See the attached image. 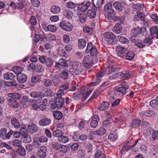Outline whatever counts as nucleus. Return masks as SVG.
<instances>
[{
	"label": "nucleus",
	"instance_id": "f257e3e1",
	"mask_svg": "<svg viewBox=\"0 0 158 158\" xmlns=\"http://www.w3.org/2000/svg\"><path fill=\"white\" fill-rule=\"evenodd\" d=\"M72 69H70V71L72 72L73 74L79 75L82 72L83 67L81 63L75 61L72 64Z\"/></svg>",
	"mask_w": 158,
	"mask_h": 158
},
{
	"label": "nucleus",
	"instance_id": "f03ea898",
	"mask_svg": "<svg viewBox=\"0 0 158 158\" xmlns=\"http://www.w3.org/2000/svg\"><path fill=\"white\" fill-rule=\"evenodd\" d=\"M85 52L86 53H90V55L92 56H96L98 53L96 47L93 45L92 43L90 42L88 44Z\"/></svg>",
	"mask_w": 158,
	"mask_h": 158
},
{
	"label": "nucleus",
	"instance_id": "7ed1b4c3",
	"mask_svg": "<svg viewBox=\"0 0 158 158\" xmlns=\"http://www.w3.org/2000/svg\"><path fill=\"white\" fill-rule=\"evenodd\" d=\"M90 5V2L88 1H84L83 2L78 4L77 9L81 12H85L88 10Z\"/></svg>",
	"mask_w": 158,
	"mask_h": 158
},
{
	"label": "nucleus",
	"instance_id": "20e7f679",
	"mask_svg": "<svg viewBox=\"0 0 158 158\" xmlns=\"http://www.w3.org/2000/svg\"><path fill=\"white\" fill-rule=\"evenodd\" d=\"M60 26L63 30L67 31H71L73 28L72 24L66 21H63L60 22Z\"/></svg>",
	"mask_w": 158,
	"mask_h": 158
},
{
	"label": "nucleus",
	"instance_id": "39448f33",
	"mask_svg": "<svg viewBox=\"0 0 158 158\" xmlns=\"http://www.w3.org/2000/svg\"><path fill=\"white\" fill-rule=\"evenodd\" d=\"M64 100L63 98H58L56 97L54 102V104L51 103L52 107L53 108H60L62 107L64 103Z\"/></svg>",
	"mask_w": 158,
	"mask_h": 158
},
{
	"label": "nucleus",
	"instance_id": "423d86ee",
	"mask_svg": "<svg viewBox=\"0 0 158 158\" xmlns=\"http://www.w3.org/2000/svg\"><path fill=\"white\" fill-rule=\"evenodd\" d=\"M122 86L116 89V92H117V94H118V95H124L126 94L127 90V89L129 87L128 86L124 84L123 83H121Z\"/></svg>",
	"mask_w": 158,
	"mask_h": 158
},
{
	"label": "nucleus",
	"instance_id": "0eeeda50",
	"mask_svg": "<svg viewBox=\"0 0 158 158\" xmlns=\"http://www.w3.org/2000/svg\"><path fill=\"white\" fill-rule=\"evenodd\" d=\"M112 4L110 3H107L106 4L104 7V10L105 13L107 16H111L113 13L114 12V10L112 9Z\"/></svg>",
	"mask_w": 158,
	"mask_h": 158
},
{
	"label": "nucleus",
	"instance_id": "6e6552de",
	"mask_svg": "<svg viewBox=\"0 0 158 158\" xmlns=\"http://www.w3.org/2000/svg\"><path fill=\"white\" fill-rule=\"evenodd\" d=\"M47 152V148L45 146H42L40 147V150L37 152V155L40 158H44L46 156Z\"/></svg>",
	"mask_w": 158,
	"mask_h": 158
},
{
	"label": "nucleus",
	"instance_id": "1a4fd4ad",
	"mask_svg": "<svg viewBox=\"0 0 158 158\" xmlns=\"http://www.w3.org/2000/svg\"><path fill=\"white\" fill-rule=\"evenodd\" d=\"M97 10V7L94 5L92 6L91 9L88 10L87 12V15L90 19H93L95 18Z\"/></svg>",
	"mask_w": 158,
	"mask_h": 158
},
{
	"label": "nucleus",
	"instance_id": "9d476101",
	"mask_svg": "<svg viewBox=\"0 0 158 158\" xmlns=\"http://www.w3.org/2000/svg\"><path fill=\"white\" fill-rule=\"evenodd\" d=\"M80 21L82 23H84L86 19L87 16L85 14L82 13L80 14L78 11H75L73 14V15L75 17H77L79 15Z\"/></svg>",
	"mask_w": 158,
	"mask_h": 158
},
{
	"label": "nucleus",
	"instance_id": "9b49d317",
	"mask_svg": "<svg viewBox=\"0 0 158 158\" xmlns=\"http://www.w3.org/2000/svg\"><path fill=\"white\" fill-rule=\"evenodd\" d=\"M106 130L105 128L103 127H100L96 131H92L90 132L91 135H102L106 133Z\"/></svg>",
	"mask_w": 158,
	"mask_h": 158
},
{
	"label": "nucleus",
	"instance_id": "f8f14e48",
	"mask_svg": "<svg viewBox=\"0 0 158 158\" xmlns=\"http://www.w3.org/2000/svg\"><path fill=\"white\" fill-rule=\"evenodd\" d=\"M92 63V58L89 56H87L85 57L83 61L84 66L86 67L90 66Z\"/></svg>",
	"mask_w": 158,
	"mask_h": 158
},
{
	"label": "nucleus",
	"instance_id": "ddd939ff",
	"mask_svg": "<svg viewBox=\"0 0 158 158\" xmlns=\"http://www.w3.org/2000/svg\"><path fill=\"white\" fill-rule=\"evenodd\" d=\"M0 137L3 139H8L10 137V132L7 133L6 130L4 128L0 130Z\"/></svg>",
	"mask_w": 158,
	"mask_h": 158
},
{
	"label": "nucleus",
	"instance_id": "4468645a",
	"mask_svg": "<svg viewBox=\"0 0 158 158\" xmlns=\"http://www.w3.org/2000/svg\"><path fill=\"white\" fill-rule=\"evenodd\" d=\"M99 120V116L97 115H95L92 117L90 123V126L92 128L96 127L98 125V122Z\"/></svg>",
	"mask_w": 158,
	"mask_h": 158
},
{
	"label": "nucleus",
	"instance_id": "2eb2a0df",
	"mask_svg": "<svg viewBox=\"0 0 158 158\" xmlns=\"http://www.w3.org/2000/svg\"><path fill=\"white\" fill-rule=\"evenodd\" d=\"M103 37L106 39L113 40L116 37L112 32L108 31L105 32L103 34Z\"/></svg>",
	"mask_w": 158,
	"mask_h": 158
},
{
	"label": "nucleus",
	"instance_id": "dca6fc26",
	"mask_svg": "<svg viewBox=\"0 0 158 158\" xmlns=\"http://www.w3.org/2000/svg\"><path fill=\"white\" fill-rule=\"evenodd\" d=\"M122 30V27L120 23L116 24L112 28V30L116 34L120 33Z\"/></svg>",
	"mask_w": 158,
	"mask_h": 158
},
{
	"label": "nucleus",
	"instance_id": "f3484780",
	"mask_svg": "<svg viewBox=\"0 0 158 158\" xmlns=\"http://www.w3.org/2000/svg\"><path fill=\"white\" fill-rule=\"evenodd\" d=\"M17 80L19 83H24L27 80V77L25 74L21 73L18 76Z\"/></svg>",
	"mask_w": 158,
	"mask_h": 158
},
{
	"label": "nucleus",
	"instance_id": "a211bd4d",
	"mask_svg": "<svg viewBox=\"0 0 158 158\" xmlns=\"http://www.w3.org/2000/svg\"><path fill=\"white\" fill-rule=\"evenodd\" d=\"M51 120L48 118H44L41 120L39 122L40 125L44 126L48 125L51 123Z\"/></svg>",
	"mask_w": 158,
	"mask_h": 158
},
{
	"label": "nucleus",
	"instance_id": "6ab92c4d",
	"mask_svg": "<svg viewBox=\"0 0 158 158\" xmlns=\"http://www.w3.org/2000/svg\"><path fill=\"white\" fill-rule=\"evenodd\" d=\"M15 78V76L10 73V86H13L17 88L18 85L16 81L14 79Z\"/></svg>",
	"mask_w": 158,
	"mask_h": 158
},
{
	"label": "nucleus",
	"instance_id": "aec40b11",
	"mask_svg": "<svg viewBox=\"0 0 158 158\" xmlns=\"http://www.w3.org/2000/svg\"><path fill=\"white\" fill-rule=\"evenodd\" d=\"M86 44L85 40L84 39H79L78 40V46L80 49H82L85 47Z\"/></svg>",
	"mask_w": 158,
	"mask_h": 158
},
{
	"label": "nucleus",
	"instance_id": "412c9836",
	"mask_svg": "<svg viewBox=\"0 0 158 158\" xmlns=\"http://www.w3.org/2000/svg\"><path fill=\"white\" fill-rule=\"evenodd\" d=\"M114 7L119 11H122L123 10V7L121 4L118 1H115L113 3Z\"/></svg>",
	"mask_w": 158,
	"mask_h": 158
},
{
	"label": "nucleus",
	"instance_id": "4be33fe9",
	"mask_svg": "<svg viewBox=\"0 0 158 158\" xmlns=\"http://www.w3.org/2000/svg\"><path fill=\"white\" fill-rule=\"evenodd\" d=\"M109 104L107 102H103L101 105L98 107V109L101 110L102 111L107 109L109 106Z\"/></svg>",
	"mask_w": 158,
	"mask_h": 158
},
{
	"label": "nucleus",
	"instance_id": "5701e85b",
	"mask_svg": "<svg viewBox=\"0 0 158 158\" xmlns=\"http://www.w3.org/2000/svg\"><path fill=\"white\" fill-rule=\"evenodd\" d=\"M64 133L61 130H56L54 131L52 133V135L55 137H60L62 135H63Z\"/></svg>",
	"mask_w": 158,
	"mask_h": 158
},
{
	"label": "nucleus",
	"instance_id": "b1692460",
	"mask_svg": "<svg viewBox=\"0 0 158 158\" xmlns=\"http://www.w3.org/2000/svg\"><path fill=\"white\" fill-rule=\"evenodd\" d=\"M58 141L62 143H66L68 142L69 141V138L68 136L65 135H62L58 138Z\"/></svg>",
	"mask_w": 158,
	"mask_h": 158
},
{
	"label": "nucleus",
	"instance_id": "393cba45",
	"mask_svg": "<svg viewBox=\"0 0 158 158\" xmlns=\"http://www.w3.org/2000/svg\"><path fill=\"white\" fill-rule=\"evenodd\" d=\"M60 10L59 7L56 6H53L51 7L50 9L51 12L54 14L59 13Z\"/></svg>",
	"mask_w": 158,
	"mask_h": 158
},
{
	"label": "nucleus",
	"instance_id": "a878e982",
	"mask_svg": "<svg viewBox=\"0 0 158 158\" xmlns=\"http://www.w3.org/2000/svg\"><path fill=\"white\" fill-rule=\"evenodd\" d=\"M14 5V7L15 9H21L23 7V4L22 2H17L15 4V2H11L10 3V6H12Z\"/></svg>",
	"mask_w": 158,
	"mask_h": 158
},
{
	"label": "nucleus",
	"instance_id": "bb28decb",
	"mask_svg": "<svg viewBox=\"0 0 158 158\" xmlns=\"http://www.w3.org/2000/svg\"><path fill=\"white\" fill-rule=\"evenodd\" d=\"M28 129L31 133H34L37 131V127L36 125L31 124L28 126Z\"/></svg>",
	"mask_w": 158,
	"mask_h": 158
},
{
	"label": "nucleus",
	"instance_id": "cd10ccee",
	"mask_svg": "<svg viewBox=\"0 0 158 158\" xmlns=\"http://www.w3.org/2000/svg\"><path fill=\"white\" fill-rule=\"evenodd\" d=\"M154 36H149L146 38L143 42L145 44H146L148 45H150L152 43V39L154 38Z\"/></svg>",
	"mask_w": 158,
	"mask_h": 158
},
{
	"label": "nucleus",
	"instance_id": "c85d7f7f",
	"mask_svg": "<svg viewBox=\"0 0 158 158\" xmlns=\"http://www.w3.org/2000/svg\"><path fill=\"white\" fill-rule=\"evenodd\" d=\"M23 68L19 66L13 67L12 69V71L16 74L20 73L23 70Z\"/></svg>",
	"mask_w": 158,
	"mask_h": 158
},
{
	"label": "nucleus",
	"instance_id": "c756f323",
	"mask_svg": "<svg viewBox=\"0 0 158 158\" xmlns=\"http://www.w3.org/2000/svg\"><path fill=\"white\" fill-rule=\"evenodd\" d=\"M53 114L55 119L57 120L60 119L62 117V113L59 111H56L53 113Z\"/></svg>",
	"mask_w": 158,
	"mask_h": 158
},
{
	"label": "nucleus",
	"instance_id": "7c9ffc66",
	"mask_svg": "<svg viewBox=\"0 0 158 158\" xmlns=\"http://www.w3.org/2000/svg\"><path fill=\"white\" fill-rule=\"evenodd\" d=\"M23 140L24 143H28L31 141V138L28 134H24L23 135Z\"/></svg>",
	"mask_w": 158,
	"mask_h": 158
},
{
	"label": "nucleus",
	"instance_id": "2f4dec72",
	"mask_svg": "<svg viewBox=\"0 0 158 158\" xmlns=\"http://www.w3.org/2000/svg\"><path fill=\"white\" fill-rule=\"evenodd\" d=\"M11 122L12 124L15 127L18 128L20 126V124L15 118H12Z\"/></svg>",
	"mask_w": 158,
	"mask_h": 158
},
{
	"label": "nucleus",
	"instance_id": "473e14b6",
	"mask_svg": "<svg viewBox=\"0 0 158 158\" xmlns=\"http://www.w3.org/2000/svg\"><path fill=\"white\" fill-rule=\"evenodd\" d=\"M118 40L122 43L127 44L129 42L128 40L123 36L119 35L118 36Z\"/></svg>",
	"mask_w": 158,
	"mask_h": 158
},
{
	"label": "nucleus",
	"instance_id": "72a5a7b5",
	"mask_svg": "<svg viewBox=\"0 0 158 158\" xmlns=\"http://www.w3.org/2000/svg\"><path fill=\"white\" fill-rule=\"evenodd\" d=\"M142 113L144 115L148 116H153L155 114V112L153 110H152L142 112Z\"/></svg>",
	"mask_w": 158,
	"mask_h": 158
},
{
	"label": "nucleus",
	"instance_id": "f704fd0d",
	"mask_svg": "<svg viewBox=\"0 0 158 158\" xmlns=\"http://www.w3.org/2000/svg\"><path fill=\"white\" fill-rule=\"evenodd\" d=\"M140 123L141 121L137 119H134L131 126L133 128H136L140 125Z\"/></svg>",
	"mask_w": 158,
	"mask_h": 158
},
{
	"label": "nucleus",
	"instance_id": "c9c22d12",
	"mask_svg": "<svg viewBox=\"0 0 158 158\" xmlns=\"http://www.w3.org/2000/svg\"><path fill=\"white\" fill-rule=\"evenodd\" d=\"M151 35L150 36H154L158 32V27L157 26H154L151 27L150 29Z\"/></svg>",
	"mask_w": 158,
	"mask_h": 158
},
{
	"label": "nucleus",
	"instance_id": "e433bc0d",
	"mask_svg": "<svg viewBox=\"0 0 158 158\" xmlns=\"http://www.w3.org/2000/svg\"><path fill=\"white\" fill-rule=\"evenodd\" d=\"M43 82L44 85L46 87H50L52 83V80L49 79H44Z\"/></svg>",
	"mask_w": 158,
	"mask_h": 158
},
{
	"label": "nucleus",
	"instance_id": "4c0bfd02",
	"mask_svg": "<svg viewBox=\"0 0 158 158\" xmlns=\"http://www.w3.org/2000/svg\"><path fill=\"white\" fill-rule=\"evenodd\" d=\"M116 50L120 54H123L125 53V52L127 51V49L124 47L118 46L117 47Z\"/></svg>",
	"mask_w": 158,
	"mask_h": 158
},
{
	"label": "nucleus",
	"instance_id": "58836bf2",
	"mask_svg": "<svg viewBox=\"0 0 158 158\" xmlns=\"http://www.w3.org/2000/svg\"><path fill=\"white\" fill-rule=\"evenodd\" d=\"M135 44L138 47L142 48L145 46V44L143 41L141 40L136 41L135 42Z\"/></svg>",
	"mask_w": 158,
	"mask_h": 158
},
{
	"label": "nucleus",
	"instance_id": "ea45409f",
	"mask_svg": "<svg viewBox=\"0 0 158 158\" xmlns=\"http://www.w3.org/2000/svg\"><path fill=\"white\" fill-rule=\"evenodd\" d=\"M45 63L47 67H51L53 65V61L51 58L48 57L46 58V61Z\"/></svg>",
	"mask_w": 158,
	"mask_h": 158
},
{
	"label": "nucleus",
	"instance_id": "a19ab883",
	"mask_svg": "<svg viewBox=\"0 0 158 158\" xmlns=\"http://www.w3.org/2000/svg\"><path fill=\"white\" fill-rule=\"evenodd\" d=\"M66 6L69 8L73 9L77 6V4L73 2H69L66 3Z\"/></svg>",
	"mask_w": 158,
	"mask_h": 158
},
{
	"label": "nucleus",
	"instance_id": "79ce46f5",
	"mask_svg": "<svg viewBox=\"0 0 158 158\" xmlns=\"http://www.w3.org/2000/svg\"><path fill=\"white\" fill-rule=\"evenodd\" d=\"M120 68L116 66H113L111 67L108 70V73H112L113 72H116L119 71Z\"/></svg>",
	"mask_w": 158,
	"mask_h": 158
},
{
	"label": "nucleus",
	"instance_id": "37998d69",
	"mask_svg": "<svg viewBox=\"0 0 158 158\" xmlns=\"http://www.w3.org/2000/svg\"><path fill=\"white\" fill-rule=\"evenodd\" d=\"M122 74V72H119L114 73L110 76L109 77V78L110 80L115 79L118 78L120 75H121Z\"/></svg>",
	"mask_w": 158,
	"mask_h": 158
},
{
	"label": "nucleus",
	"instance_id": "c03bdc74",
	"mask_svg": "<svg viewBox=\"0 0 158 158\" xmlns=\"http://www.w3.org/2000/svg\"><path fill=\"white\" fill-rule=\"evenodd\" d=\"M17 152L20 155L23 156L26 154L25 150L23 147L22 146L19 147Z\"/></svg>",
	"mask_w": 158,
	"mask_h": 158
},
{
	"label": "nucleus",
	"instance_id": "a18cd8bd",
	"mask_svg": "<svg viewBox=\"0 0 158 158\" xmlns=\"http://www.w3.org/2000/svg\"><path fill=\"white\" fill-rule=\"evenodd\" d=\"M135 55L134 53L132 52H128L126 56V59L128 60H131L134 57Z\"/></svg>",
	"mask_w": 158,
	"mask_h": 158
},
{
	"label": "nucleus",
	"instance_id": "49530a36",
	"mask_svg": "<svg viewBox=\"0 0 158 158\" xmlns=\"http://www.w3.org/2000/svg\"><path fill=\"white\" fill-rule=\"evenodd\" d=\"M64 92L62 89L59 88L56 93L55 94V96L58 98H62V96L64 94Z\"/></svg>",
	"mask_w": 158,
	"mask_h": 158
},
{
	"label": "nucleus",
	"instance_id": "de8ad7c7",
	"mask_svg": "<svg viewBox=\"0 0 158 158\" xmlns=\"http://www.w3.org/2000/svg\"><path fill=\"white\" fill-rule=\"evenodd\" d=\"M41 93L40 92H33L30 94V96L33 98H37L41 96Z\"/></svg>",
	"mask_w": 158,
	"mask_h": 158
},
{
	"label": "nucleus",
	"instance_id": "09e8293b",
	"mask_svg": "<svg viewBox=\"0 0 158 158\" xmlns=\"http://www.w3.org/2000/svg\"><path fill=\"white\" fill-rule=\"evenodd\" d=\"M61 77L64 79H67L69 76L68 71L67 70H64L61 73Z\"/></svg>",
	"mask_w": 158,
	"mask_h": 158
},
{
	"label": "nucleus",
	"instance_id": "8fccbe9b",
	"mask_svg": "<svg viewBox=\"0 0 158 158\" xmlns=\"http://www.w3.org/2000/svg\"><path fill=\"white\" fill-rule=\"evenodd\" d=\"M56 30V27L55 26L52 25L48 26L47 31H50L52 32H54Z\"/></svg>",
	"mask_w": 158,
	"mask_h": 158
},
{
	"label": "nucleus",
	"instance_id": "3c124183",
	"mask_svg": "<svg viewBox=\"0 0 158 158\" xmlns=\"http://www.w3.org/2000/svg\"><path fill=\"white\" fill-rule=\"evenodd\" d=\"M60 65L62 66L66 67L68 65L67 62L64 59H60L59 61Z\"/></svg>",
	"mask_w": 158,
	"mask_h": 158
},
{
	"label": "nucleus",
	"instance_id": "603ef678",
	"mask_svg": "<svg viewBox=\"0 0 158 158\" xmlns=\"http://www.w3.org/2000/svg\"><path fill=\"white\" fill-rule=\"evenodd\" d=\"M150 106L153 108H156L158 106V101L153 100H151L150 102Z\"/></svg>",
	"mask_w": 158,
	"mask_h": 158
},
{
	"label": "nucleus",
	"instance_id": "864d4df0",
	"mask_svg": "<svg viewBox=\"0 0 158 158\" xmlns=\"http://www.w3.org/2000/svg\"><path fill=\"white\" fill-rule=\"evenodd\" d=\"M33 5L36 7H38L40 5V2L39 0H30Z\"/></svg>",
	"mask_w": 158,
	"mask_h": 158
},
{
	"label": "nucleus",
	"instance_id": "5fc2aeb1",
	"mask_svg": "<svg viewBox=\"0 0 158 158\" xmlns=\"http://www.w3.org/2000/svg\"><path fill=\"white\" fill-rule=\"evenodd\" d=\"M39 142L40 143L47 142L48 141V138L46 136H40L38 139Z\"/></svg>",
	"mask_w": 158,
	"mask_h": 158
},
{
	"label": "nucleus",
	"instance_id": "6e6d98bb",
	"mask_svg": "<svg viewBox=\"0 0 158 158\" xmlns=\"http://www.w3.org/2000/svg\"><path fill=\"white\" fill-rule=\"evenodd\" d=\"M117 137L118 136L116 134H111L108 136V139L110 140L113 141L116 140Z\"/></svg>",
	"mask_w": 158,
	"mask_h": 158
},
{
	"label": "nucleus",
	"instance_id": "4d7b16f0",
	"mask_svg": "<svg viewBox=\"0 0 158 158\" xmlns=\"http://www.w3.org/2000/svg\"><path fill=\"white\" fill-rule=\"evenodd\" d=\"M63 41L65 43H69L70 41V36L67 34L64 35L63 37Z\"/></svg>",
	"mask_w": 158,
	"mask_h": 158
},
{
	"label": "nucleus",
	"instance_id": "13d9d810",
	"mask_svg": "<svg viewBox=\"0 0 158 158\" xmlns=\"http://www.w3.org/2000/svg\"><path fill=\"white\" fill-rule=\"evenodd\" d=\"M35 68L36 71L39 73L43 71L44 70L43 67L40 64H36Z\"/></svg>",
	"mask_w": 158,
	"mask_h": 158
},
{
	"label": "nucleus",
	"instance_id": "bf43d9fd",
	"mask_svg": "<svg viewBox=\"0 0 158 158\" xmlns=\"http://www.w3.org/2000/svg\"><path fill=\"white\" fill-rule=\"evenodd\" d=\"M137 16L140 20L143 21L144 19V15L139 11H137L136 12Z\"/></svg>",
	"mask_w": 158,
	"mask_h": 158
},
{
	"label": "nucleus",
	"instance_id": "052dcab7",
	"mask_svg": "<svg viewBox=\"0 0 158 158\" xmlns=\"http://www.w3.org/2000/svg\"><path fill=\"white\" fill-rule=\"evenodd\" d=\"M96 158H104V154L101 151L98 152L95 155Z\"/></svg>",
	"mask_w": 158,
	"mask_h": 158
},
{
	"label": "nucleus",
	"instance_id": "680f3d73",
	"mask_svg": "<svg viewBox=\"0 0 158 158\" xmlns=\"http://www.w3.org/2000/svg\"><path fill=\"white\" fill-rule=\"evenodd\" d=\"M11 98L16 99H19L21 98V96L20 94L17 93H10Z\"/></svg>",
	"mask_w": 158,
	"mask_h": 158
},
{
	"label": "nucleus",
	"instance_id": "e2e57ef3",
	"mask_svg": "<svg viewBox=\"0 0 158 158\" xmlns=\"http://www.w3.org/2000/svg\"><path fill=\"white\" fill-rule=\"evenodd\" d=\"M13 144L15 146L18 147L21 146V142L18 139L14 140L13 141Z\"/></svg>",
	"mask_w": 158,
	"mask_h": 158
},
{
	"label": "nucleus",
	"instance_id": "0e129e2a",
	"mask_svg": "<svg viewBox=\"0 0 158 158\" xmlns=\"http://www.w3.org/2000/svg\"><path fill=\"white\" fill-rule=\"evenodd\" d=\"M64 15L68 19L71 18L73 15L72 12L69 10H66Z\"/></svg>",
	"mask_w": 158,
	"mask_h": 158
},
{
	"label": "nucleus",
	"instance_id": "69168bd1",
	"mask_svg": "<svg viewBox=\"0 0 158 158\" xmlns=\"http://www.w3.org/2000/svg\"><path fill=\"white\" fill-rule=\"evenodd\" d=\"M106 71L103 70L99 71L96 75V77L100 78L103 77L106 74Z\"/></svg>",
	"mask_w": 158,
	"mask_h": 158
},
{
	"label": "nucleus",
	"instance_id": "338daca9",
	"mask_svg": "<svg viewBox=\"0 0 158 158\" xmlns=\"http://www.w3.org/2000/svg\"><path fill=\"white\" fill-rule=\"evenodd\" d=\"M83 31L85 32L91 34L93 32L92 30L88 26H85L83 28Z\"/></svg>",
	"mask_w": 158,
	"mask_h": 158
},
{
	"label": "nucleus",
	"instance_id": "774afa93",
	"mask_svg": "<svg viewBox=\"0 0 158 158\" xmlns=\"http://www.w3.org/2000/svg\"><path fill=\"white\" fill-rule=\"evenodd\" d=\"M150 17L156 23H158V16L156 14H153L150 16Z\"/></svg>",
	"mask_w": 158,
	"mask_h": 158
}]
</instances>
